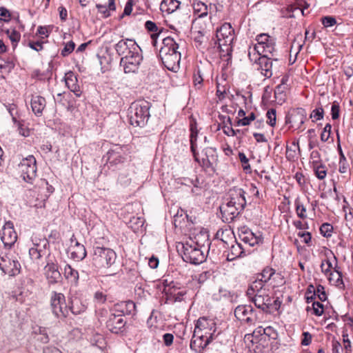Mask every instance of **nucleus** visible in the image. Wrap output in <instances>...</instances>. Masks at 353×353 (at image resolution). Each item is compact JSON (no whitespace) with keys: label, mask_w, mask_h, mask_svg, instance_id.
<instances>
[{"label":"nucleus","mask_w":353,"mask_h":353,"mask_svg":"<svg viewBox=\"0 0 353 353\" xmlns=\"http://www.w3.org/2000/svg\"><path fill=\"white\" fill-rule=\"evenodd\" d=\"M332 353H344L341 343L334 339L332 341Z\"/></svg>","instance_id":"nucleus-64"},{"label":"nucleus","mask_w":353,"mask_h":353,"mask_svg":"<svg viewBox=\"0 0 353 353\" xmlns=\"http://www.w3.org/2000/svg\"><path fill=\"white\" fill-rule=\"evenodd\" d=\"M234 315L239 320L245 321L250 325H254L256 321V314L251 305L237 306L234 310Z\"/></svg>","instance_id":"nucleus-16"},{"label":"nucleus","mask_w":353,"mask_h":353,"mask_svg":"<svg viewBox=\"0 0 353 353\" xmlns=\"http://www.w3.org/2000/svg\"><path fill=\"white\" fill-rule=\"evenodd\" d=\"M108 159L110 163L118 164L123 163L125 160L124 152L121 147H117L111 149L108 152Z\"/></svg>","instance_id":"nucleus-30"},{"label":"nucleus","mask_w":353,"mask_h":353,"mask_svg":"<svg viewBox=\"0 0 353 353\" xmlns=\"http://www.w3.org/2000/svg\"><path fill=\"white\" fill-rule=\"evenodd\" d=\"M195 333H203L204 335L210 336L212 339L216 331V325L214 320L206 317H200L196 323Z\"/></svg>","instance_id":"nucleus-15"},{"label":"nucleus","mask_w":353,"mask_h":353,"mask_svg":"<svg viewBox=\"0 0 353 353\" xmlns=\"http://www.w3.org/2000/svg\"><path fill=\"white\" fill-rule=\"evenodd\" d=\"M127 321L122 314L110 312L105 321L106 328L113 334H122L125 331Z\"/></svg>","instance_id":"nucleus-13"},{"label":"nucleus","mask_w":353,"mask_h":353,"mask_svg":"<svg viewBox=\"0 0 353 353\" xmlns=\"http://www.w3.org/2000/svg\"><path fill=\"white\" fill-rule=\"evenodd\" d=\"M333 227L330 223H323L320 228L321 234L324 236H330L332 235Z\"/></svg>","instance_id":"nucleus-56"},{"label":"nucleus","mask_w":353,"mask_h":353,"mask_svg":"<svg viewBox=\"0 0 353 353\" xmlns=\"http://www.w3.org/2000/svg\"><path fill=\"white\" fill-rule=\"evenodd\" d=\"M14 63L12 61H4L0 63V70L2 73H9L14 68Z\"/></svg>","instance_id":"nucleus-48"},{"label":"nucleus","mask_w":353,"mask_h":353,"mask_svg":"<svg viewBox=\"0 0 353 353\" xmlns=\"http://www.w3.org/2000/svg\"><path fill=\"white\" fill-rule=\"evenodd\" d=\"M212 340V336L203 334V333H195L190 341V348L196 352H201Z\"/></svg>","instance_id":"nucleus-20"},{"label":"nucleus","mask_w":353,"mask_h":353,"mask_svg":"<svg viewBox=\"0 0 353 353\" xmlns=\"http://www.w3.org/2000/svg\"><path fill=\"white\" fill-rule=\"evenodd\" d=\"M190 130V149L192 152H194V151L196 150L197 148L196 140L198 131L196 129V128L193 127L192 125H191Z\"/></svg>","instance_id":"nucleus-43"},{"label":"nucleus","mask_w":353,"mask_h":353,"mask_svg":"<svg viewBox=\"0 0 353 353\" xmlns=\"http://www.w3.org/2000/svg\"><path fill=\"white\" fill-rule=\"evenodd\" d=\"M115 50L119 55H123L141 50V48L134 40L121 39L115 45Z\"/></svg>","instance_id":"nucleus-21"},{"label":"nucleus","mask_w":353,"mask_h":353,"mask_svg":"<svg viewBox=\"0 0 353 353\" xmlns=\"http://www.w3.org/2000/svg\"><path fill=\"white\" fill-rule=\"evenodd\" d=\"M96 8L98 12L101 14L103 18H108L110 16V11L116 10L115 0H108V6L97 3Z\"/></svg>","instance_id":"nucleus-34"},{"label":"nucleus","mask_w":353,"mask_h":353,"mask_svg":"<svg viewBox=\"0 0 353 353\" xmlns=\"http://www.w3.org/2000/svg\"><path fill=\"white\" fill-rule=\"evenodd\" d=\"M185 181H188L193 186L192 188V194L194 196L201 195L203 192V188L202 187V183H200L197 176L195 177L194 179H185Z\"/></svg>","instance_id":"nucleus-39"},{"label":"nucleus","mask_w":353,"mask_h":353,"mask_svg":"<svg viewBox=\"0 0 353 353\" xmlns=\"http://www.w3.org/2000/svg\"><path fill=\"white\" fill-rule=\"evenodd\" d=\"M312 307L313 310V314L317 316H320L323 314L324 307L323 305L319 301H313L312 303Z\"/></svg>","instance_id":"nucleus-49"},{"label":"nucleus","mask_w":353,"mask_h":353,"mask_svg":"<svg viewBox=\"0 0 353 353\" xmlns=\"http://www.w3.org/2000/svg\"><path fill=\"white\" fill-rule=\"evenodd\" d=\"M312 168L316 176L319 179L323 180L326 177L327 168L326 166L322 163H316V161L313 162Z\"/></svg>","instance_id":"nucleus-37"},{"label":"nucleus","mask_w":353,"mask_h":353,"mask_svg":"<svg viewBox=\"0 0 353 353\" xmlns=\"http://www.w3.org/2000/svg\"><path fill=\"white\" fill-rule=\"evenodd\" d=\"M6 34L10 39V40L12 43V47L14 49L17 47L18 43L19 42V41L21 39L20 32H18L14 28H11V29L6 30Z\"/></svg>","instance_id":"nucleus-40"},{"label":"nucleus","mask_w":353,"mask_h":353,"mask_svg":"<svg viewBox=\"0 0 353 353\" xmlns=\"http://www.w3.org/2000/svg\"><path fill=\"white\" fill-rule=\"evenodd\" d=\"M323 115H324V110H323V108L322 107H320V108H316L314 109L311 114H310V118L312 119V121H319V120H321L323 118Z\"/></svg>","instance_id":"nucleus-50"},{"label":"nucleus","mask_w":353,"mask_h":353,"mask_svg":"<svg viewBox=\"0 0 353 353\" xmlns=\"http://www.w3.org/2000/svg\"><path fill=\"white\" fill-rule=\"evenodd\" d=\"M21 268L17 256L11 254L0 255V269L4 274L14 276L20 273Z\"/></svg>","instance_id":"nucleus-8"},{"label":"nucleus","mask_w":353,"mask_h":353,"mask_svg":"<svg viewBox=\"0 0 353 353\" xmlns=\"http://www.w3.org/2000/svg\"><path fill=\"white\" fill-rule=\"evenodd\" d=\"M331 115L333 120L338 119L340 116V106L339 103L334 101L331 107Z\"/></svg>","instance_id":"nucleus-57"},{"label":"nucleus","mask_w":353,"mask_h":353,"mask_svg":"<svg viewBox=\"0 0 353 353\" xmlns=\"http://www.w3.org/2000/svg\"><path fill=\"white\" fill-rule=\"evenodd\" d=\"M19 169L23 180L32 184L37 176V165L34 157L29 155L23 159L19 164Z\"/></svg>","instance_id":"nucleus-9"},{"label":"nucleus","mask_w":353,"mask_h":353,"mask_svg":"<svg viewBox=\"0 0 353 353\" xmlns=\"http://www.w3.org/2000/svg\"><path fill=\"white\" fill-rule=\"evenodd\" d=\"M1 239L5 248H12L17 240V234L12 221H8L5 223L0 231Z\"/></svg>","instance_id":"nucleus-14"},{"label":"nucleus","mask_w":353,"mask_h":353,"mask_svg":"<svg viewBox=\"0 0 353 353\" xmlns=\"http://www.w3.org/2000/svg\"><path fill=\"white\" fill-rule=\"evenodd\" d=\"M321 269L322 272L325 274L328 275L332 271L333 268L332 263L330 260H324L321 262Z\"/></svg>","instance_id":"nucleus-52"},{"label":"nucleus","mask_w":353,"mask_h":353,"mask_svg":"<svg viewBox=\"0 0 353 353\" xmlns=\"http://www.w3.org/2000/svg\"><path fill=\"white\" fill-rule=\"evenodd\" d=\"M126 301H121L115 304L111 310V312H115L117 314H122L124 317L125 314Z\"/></svg>","instance_id":"nucleus-45"},{"label":"nucleus","mask_w":353,"mask_h":353,"mask_svg":"<svg viewBox=\"0 0 353 353\" xmlns=\"http://www.w3.org/2000/svg\"><path fill=\"white\" fill-rule=\"evenodd\" d=\"M75 47V43L73 41H69L65 43L63 49L61 50V55L63 57H66L69 55L74 50Z\"/></svg>","instance_id":"nucleus-53"},{"label":"nucleus","mask_w":353,"mask_h":353,"mask_svg":"<svg viewBox=\"0 0 353 353\" xmlns=\"http://www.w3.org/2000/svg\"><path fill=\"white\" fill-rule=\"evenodd\" d=\"M12 120L14 123L17 125L19 134L23 137H28L29 130L23 128V124L21 121H17L14 117H12Z\"/></svg>","instance_id":"nucleus-55"},{"label":"nucleus","mask_w":353,"mask_h":353,"mask_svg":"<svg viewBox=\"0 0 353 353\" xmlns=\"http://www.w3.org/2000/svg\"><path fill=\"white\" fill-rule=\"evenodd\" d=\"M295 210L298 217L301 219L307 218L306 208L301 202L300 199L297 198L294 201Z\"/></svg>","instance_id":"nucleus-42"},{"label":"nucleus","mask_w":353,"mask_h":353,"mask_svg":"<svg viewBox=\"0 0 353 353\" xmlns=\"http://www.w3.org/2000/svg\"><path fill=\"white\" fill-rule=\"evenodd\" d=\"M64 275L68 280L77 284L79 281V272L77 270L72 268L70 265L67 264L65 266Z\"/></svg>","instance_id":"nucleus-36"},{"label":"nucleus","mask_w":353,"mask_h":353,"mask_svg":"<svg viewBox=\"0 0 353 353\" xmlns=\"http://www.w3.org/2000/svg\"><path fill=\"white\" fill-rule=\"evenodd\" d=\"M50 310L59 319H65L69 315L68 304L63 294L52 292L50 296Z\"/></svg>","instance_id":"nucleus-7"},{"label":"nucleus","mask_w":353,"mask_h":353,"mask_svg":"<svg viewBox=\"0 0 353 353\" xmlns=\"http://www.w3.org/2000/svg\"><path fill=\"white\" fill-rule=\"evenodd\" d=\"M272 60L276 61L278 59L275 58L274 56L265 54L261 55L256 61L257 70L266 78H270L272 76Z\"/></svg>","instance_id":"nucleus-19"},{"label":"nucleus","mask_w":353,"mask_h":353,"mask_svg":"<svg viewBox=\"0 0 353 353\" xmlns=\"http://www.w3.org/2000/svg\"><path fill=\"white\" fill-rule=\"evenodd\" d=\"M305 110L303 108H299L294 110L289 116L286 117L285 122L287 123H293L296 125L297 128H300L305 123Z\"/></svg>","instance_id":"nucleus-26"},{"label":"nucleus","mask_w":353,"mask_h":353,"mask_svg":"<svg viewBox=\"0 0 353 353\" xmlns=\"http://www.w3.org/2000/svg\"><path fill=\"white\" fill-rule=\"evenodd\" d=\"M48 245L49 243L46 239H41L39 243H34V246L29 249L30 259L37 262L46 254Z\"/></svg>","instance_id":"nucleus-22"},{"label":"nucleus","mask_w":353,"mask_h":353,"mask_svg":"<svg viewBox=\"0 0 353 353\" xmlns=\"http://www.w3.org/2000/svg\"><path fill=\"white\" fill-rule=\"evenodd\" d=\"M194 160L206 171L214 172L218 160V155L215 148H206L201 154L196 150L192 152Z\"/></svg>","instance_id":"nucleus-6"},{"label":"nucleus","mask_w":353,"mask_h":353,"mask_svg":"<svg viewBox=\"0 0 353 353\" xmlns=\"http://www.w3.org/2000/svg\"><path fill=\"white\" fill-rule=\"evenodd\" d=\"M11 14L8 10L1 7L0 8V20L8 22L10 20Z\"/></svg>","instance_id":"nucleus-63"},{"label":"nucleus","mask_w":353,"mask_h":353,"mask_svg":"<svg viewBox=\"0 0 353 353\" xmlns=\"http://www.w3.org/2000/svg\"><path fill=\"white\" fill-rule=\"evenodd\" d=\"M141 52V50H135L121 59L120 65L123 67L125 73H134L138 70L143 59Z\"/></svg>","instance_id":"nucleus-11"},{"label":"nucleus","mask_w":353,"mask_h":353,"mask_svg":"<svg viewBox=\"0 0 353 353\" xmlns=\"http://www.w3.org/2000/svg\"><path fill=\"white\" fill-rule=\"evenodd\" d=\"M201 236L205 239L208 249L207 250L205 248V243L201 244L198 241H194L193 240H190V241H186L185 243H181V252L184 261L194 265H199L205 261L207 255L205 254L202 249L204 248L205 250L208 252L210 249L211 243L208 239V235L206 233L201 234Z\"/></svg>","instance_id":"nucleus-2"},{"label":"nucleus","mask_w":353,"mask_h":353,"mask_svg":"<svg viewBox=\"0 0 353 353\" xmlns=\"http://www.w3.org/2000/svg\"><path fill=\"white\" fill-rule=\"evenodd\" d=\"M69 304V312H70L73 314L77 315L85 310V305L81 304L79 300L77 299L72 300Z\"/></svg>","instance_id":"nucleus-38"},{"label":"nucleus","mask_w":353,"mask_h":353,"mask_svg":"<svg viewBox=\"0 0 353 353\" xmlns=\"http://www.w3.org/2000/svg\"><path fill=\"white\" fill-rule=\"evenodd\" d=\"M77 81V77L73 72L70 71L65 74V82L66 86L76 97H79L81 95V91Z\"/></svg>","instance_id":"nucleus-27"},{"label":"nucleus","mask_w":353,"mask_h":353,"mask_svg":"<svg viewBox=\"0 0 353 353\" xmlns=\"http://www.w3.org/2000/svg\"><path fill=\"white\" fill-rule=\"evenodd\" d=\"M239 239L243 242L245 247H254L262 243L261 235L254 233L250 229L243 227L239 230Z\"/></svg>","instance_id":"nucleus-18"},{"label":"nucleus","mask_w":353,"mask_h":353,"mask_svg":"<svg viewBox=\"0 0 353 353\" xmlns=\"http://www.w3.org/2000/svg\"><path fill=\"white\" fill-rule=\"evenodd\" d=\"M70 251L71 258L77 261H82L87 255L85 246L79 241H76L74 245H70Z\"/></svg>","instance_id":"nucleus-29"},{"label":"nucleus","mask_w":353,"mask_h":353,"mask_svg":"<svg viewBox=\"0 0 353 353\" xmlns=\"http://www.w3.org/2000/svg\"><path fill=\"white\" fill-rule=\"evenodd\" d=\"M179 44L171 37L162 39L159 57L163 65L169 70L176 72L180 68L181 52L178 51Z\"/></svg>","instance_id":"nucleus-1"},{"label":"nucleus","mask_w":353,"mask_h":353,"mask_svg":"<svg viewBox=\"0 0 353 353\" xmlns=\"http://www.w3.org/2000/svg\"><path fill=\"white\" fill-rule=\"evenodd\" d=\"M43 274L50 284L57 283L61 279V274L59 270L57 261L49 254L46 258V265L43 268Z\"/></svg>","instance_id":"nucleus-12"},{"label":"nucleus","mask_w":353,"mask_h":353,"mask_svg":"<svg viewBox=\"0 0 353 353\" xmlns=\"http://www.w3.org/2000/svg\"><path fill=\"white\" fill-rule=\"evenodd\" d=\"M332 125L330 123H327L323 128V132L321 134V140L323 142L327 141L331 134Z\"/></svg>","instance_id":"nucleus-54"},{"label":"nucleus","mask_w":353,"mask_h":353,"mask_svg":"<svg viewBox=\"0 0 353 353\" xmlns=\"http://www.w3.org/2000/svg\"><path fill=\"white\" fill-rule=\"evenodd\" d=\"M222 219L224 222L230 223L241 213L243 210L228 202L220 207Z\"/></svg>","instance_id":"nucleus-23"},{"label":"nucleus","mask_w":353,"mask_h":353,"mask_svg":"<svg viewBox=\"0 0 353 353\" xmlns=\"http://www.w3.org/2000/svg\"><path fill=\"white\" fill-rule=\"evenodd\" d=\"M39 338L38 340L43 343H47L49 341V336L47 334L46 330L44 327L39 328Z\"/></svg>","instance_id":"nucleus-62"},{"label":"nucleus","mask_w":353,"mask_h":353,"mask_svg":"<svg viewBox=\"0 0 353 353\" xmlns=\"http://www.w3.org/2000/svg\"><path fill=\"white\" fill-rule=\"evenodd\" d=\"M312 340V335L309 332H303L301 344L303 346L309 345Z\"/></svg>","instance_id":"nucleus-61"},{"label":"nucleus","mask_w":353,"mask_h":353,"mask_svg":"<svg viewBox=\"0 0 353 353\" xmlns=\"http://www.w3.org/2000/svg\"><path fill=\"white\" fill-rule=\"evenodd\" d=\"M46 99L41 96H32L31 99V107L33 112L37 117L42 114L43 110L46 107Z\"/></svg>","instance_id":"nucleus-31"},{"label":"nucleus","mask_w":353,"mask_h":353,"mask_svg":"<svg viewBox=\"0 0 353 353\" xmlns=\"http://www.w3.org/2000/svg\"><path fill=\"white\" fill-rule=\"evenodd\" d=\"M256 307L261 309L265 313H270L271 308L273 307L272 304V299L269 296L268 291L265 293L254 294L252 296H248Z\"/></svg>","instance_id":"nucleus-17"},{"label":"nucleus","mask_w":353,"mask_h":353,"mask_svg":"<svg viewBox=\"0 0 353 353\" xmlns=\"http://www.w3.org/2000/svg\"><path fill=\"white\" fill-rule=\"evenodd\" d=\"M206 32L204 30H199L198 31H195L194 32V41L199 43V45H201L203 42L204 36Z\"/></svg>","instance_id":"nucleus-59"},{"label":"nucleus","mask_w":353,"mask_h":353,"mask_svg":"<svg viewBox=\"0 0 353 353\" xmlns=\"http://www.w3.org/2000/svg\"><path fill=\"white\" fill-rule=\"evenodd\" d=\"M257 43L254 50L259 55L268 54L274 57L275 52V39L267 34H260L256 39Z\"/></svg>","instance_id":"nucleus-10"},{"label":"nucleus","mask_w":353,"mask_h":353,"mask_svg":"<svg viewBox=\"0 0 353 353\" xmlns=\"http://www.w3.org/2000/svg\"><path fill=\"white\" fill-rule=\"evenodd\" d=\"M316 293V296H318L321 301H325L327 299V295L324 290V287L321 285H319L316 290H314Z\"/></svg>","instance_id":"nucleus-58"},{"label":"nucleus","mask_w":353,"mask_h":353,"mask_svg":"<svg viewBox=\"0 0 353 353\" xmlns=\"http://www.w3.org/2000/svg\"><path fill=\"white\" fill-rule=\"evenodd\" d=\"M323 25L325 28L332 27L336 23V20L334 17L330 16H326L321 19Z\"/></svg>","instance_id":"nucleus-60"},{"label":"nucleus","mask_w":353,"mask_h":353,"mask_svg":"<svg viewBox=\"0 0 353 353\" xmlns=\"http://www.w3.org/2000/svg\"><path fill=\"white\" fill-rule=\"evenodd\" d=\"M151 103L145 100H137L131 103L128 110L130 123L136 127H144L150 117Z\"/></svg>","instance_id":"nucleus-3"},{"label":"nucleus","mask_w":353,"mask_h":353,"mask_svg":"<svg viewBox=\"0 0 353 353\" xmlns=\"http://www.w3.org/2000/svg\"><path fill=\"white\" fill-rule=\"evenodd\" d=\"M239 159L242 164L243 170L246 172H250L251 167L249 164V159L246 157L245 154L243 152H239Z\"/></svg>","instance_id":"nucleus-47"},{"label":"nucleus","mask_w":353,"mask_h":353,"mask_svg":"<svg viewBox=\"0 0 353 353\" xmlns=\"http://www.w3.org/2000/svg\"><path fill=\"white\" fill-rule=\"evenodd\" d=\"M247 248L243 246L241 243L235 242L232 244L228 251L227 259L228 261H233L239 257H243L246 255Z\"/></svg>","instance_id":"nucleus-28"},{"label":"nucleus","mask_w":353,"mask_h":353,"mask_svg":"<svg viewBox=\"0 0 353 353\" xmlns=\"http://www.w3.org/2000/svg\"><path fill=\"white\" fill-rule=\"evenodd\" d=\"M266 117L267 123L269 124L270 126L274 127L276 125V110L274 108L268 110L266 113Z\"/></svg>","instance_id":"nucleus-46"},{"label":"nucleus","mask_w":353,"mask_h":353,"mask_svg":"<svg viewBox=\"0 0 353 353\" xmlns=\"http://www.w3.org/2000/svg\"><path fill=\"white\" fill-rule=\"evenodd\" d=\"M216 37L221 56H231L234 39V30L230 23H224L217 28Z\"/></svg>","instance_id":"nucleus-4"},{"label":"nucleus","mask_w":353,"mask_h":353,"mask_svg":"<svg viewBox=\"0 0 353 353\" xmlns=\"http://www.w3.org/2000/svg\"><path fill=\"white\" fill-rule=\"evenodd\" d=\"M245 192L241 188H234L229 191L228 203L238 206L239 209L243 210L246 205Z\"/></svg>","instance_id":"nucleus-24"},{"label":"nucleus","mask_w":353,"mask_h":353,"mask_svg":"<svg viewBox=\"0 0 353 353\" xmlns=\"http://www.w3.org/2000/svg\"><path fill=\"white\" fill-rule=\"evenodd\" d=\"M130 227L135 232L141 228L144 224V219L141 217H132L130 222Z\"/></svg>","instance_id":"nucleus-44"},{"label":"nucleus","mask_w":353,"mask_h":353,"mask_svg":"<svg viewBox=\"0 0 353 353\" xmlns=\"http://www.w3.org/2000/svg\"><path fill=\"white\" fill-rule=\"evenodd\" d=\"M163 292L173 298L174 301H181L184 300L188 293V290L185 288L176 286L173 282L170 285H165Z\"/></svg>","instance_id":"nucleus-25"},{"label":"nucleus","mask_w":353,"mask_h":353,"mask_svg":"<svg viewBox=\"0 0 353 353\" xmlns=\"http://www.w3.org/2000/svg\"><path fill=\"white\" fill-rule=\"evenodd\" d=\"M194 14L198 15V19L206 17L208 15V6L202 1H194L192 3Z\"/></svg>","instance_id":"nucleus-35"},{"label":"nucleus","mask_w":353,"mask_h":353,"mask_svg":"<svg viewBox=\"0 0 353 353\" xmlns=\"http://www.w3.org/2000/svg\"><path fill=\"white\" fill-rule=\"evenodd\" d=\"M255 119V114L254 112H251L248 117H243L242 119H239L237 121V125H248L252 121Z\"/></svg>","instance_id":"nucleus-51"},{"label":"nucleus","mask_w":353,"mask_h":353,"mask_svg":"<svg viewBox=\"0 0 353 353\" xmlns=\"http://www.w3.org/2000/svg\"><path fill=\"white\" fill-rule=\"evenodd\" d=\"M117 254L110 248L95 247L92 256V265L98 269L111 268L116 262Z\"/></svg>","instance_id":"nucleus-5"},{"label":"nucleus","mask_w":353,"mask_h":353,"mask_svg":"<svg viewBox=\"0 0 353 353\" xmlns=\"http://www.w3.org/2000/svg\"><path fill=\"white\" fill-rule=\"evenodd\" d=\"M276 274L275 270L273 268L267 266L265 267L261 272V273L257 275V277L259 279H261V281L266 283L268 281H269L272 277Z\"/></svg>","instance_id":"nucleus-41"},{"label":"nucleus","mask_w":353,"mask_h":353,"mask_svg":"<svg viewBox=\"0 0 353 353\" xmlns=\"http://www.w3.org/2000/svg\"><path fill=\"white\" fill-rule=\"evenodd\" d=\"M265 284V283L261 281V279H259L256 276V279L250 284L246 292L247 296H252L254 294L266 292L268 290L264 288Z\"/></svg>","instance_id":"nucleus-32"},{"label":"nucleus","mask_w":353,"mask_h":353,"mask_svg":"<svg viewBox=\"0 0 353 353\" xmlns=\"http://www.w3.org/2000/svg\"><path fill=\"white\" fill-rule=\"evenodd\" d=\"M180 4L181 3L177 0H163L160 5V10L163 12L171 14L179 8Z\"/></svg>","instance_id":"nucleus-33"}]
</instances>
